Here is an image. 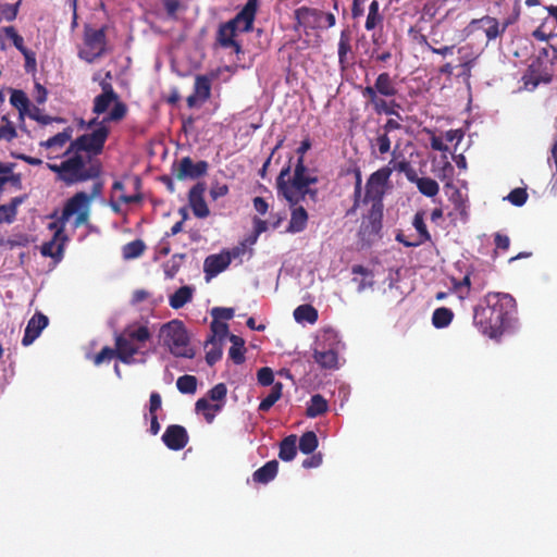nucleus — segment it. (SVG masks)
<instances>
[{
    "label": "nucleus",
    "instance_id": "1",
    "mask_svg": "<svg viewBox=\"0 0 557 557\" xmlns=\"http://www.w3.org/2000/svg\"><path fill=\"white\" fill-rule=\"evenodd\" d=\"M310 148V140H302L296 149L298 161H296L294 174L292 175V164L289 162L282 168L276 178L277 196L284 197L292 206L299 205L307 197L313 202L318 199V189L311 186L315 185L319 178L308 170L304 162V154Z\"/></svg>",
    "mask_w": 557,
    "mask_h": 557
},
{
    "label": "nucleus",
    "instance_id": "2",
    "mask_svg": "<svg viewBox=\"0 0 557 557\" xmlns=\"http://www.w3.org/2000/svg\"><path fill=\"white\" fill-rule=\"evenodd\" d=\"M517 314L515 297L504 293H488L482 305L473 310V324L483 334L496 338L509 329Z\"/></svg>",
    "mask_w": 557,
    "mask_h": 557
},
{
    "label": "nucleus",
    "instance_id": "3",
    "mask_svg": "<svg viewBox=\"0 0 557 557\" xmlns=\"http://www.w3.org/2000/svg\"><path fill=\"white\" fill-rule=\"evenodd\" d=\"M73 156L65 154L67 158L61 163H47V169L57 175L58 181L71 186L77 183L99 178L101 175V161L92 156H82L78 152H72Z\"/></svg>",
    "mask_w": 557,
    "mask_h": 557
},
{
    "label": "nucleus",
    "instance_id": "4",
    "mask_svg": "<svg viewBox=\"0 0 557 557\" xmlns=\"http://www.w3.org/2000/svg\"><path fill=\"white\" fill-rule=\"evenodd\" d=\"M152 334L147 325L131 324L114 337L119 348V360L131 364L136 361L135 356H146L147 343Z\"/></svg>",
    "mask_w": 557,
    "mask_h": 557
},
{
    "label": "nucleus",
    "instance_id": "5",
    "mask_svg": "<svg viewBox=\"0 0 557 557\" xmlns=\"http://www.w3.org/2000/svg\"><path fill=\"white\" fill-rule=\"evenodd\" d=\"M159 338L171 354L176 357L193 358L194 349L189 346L186 326L180 320L163 324L159 330Z\"/></svg>",
    "mask_w": 557,
    "mask_h": 557
},
{
    "label": "nucleus",
    "instance_id": "6",
    "mask_svg": "<svg viewBox=\"0 0 557 557\" xmlns=\"http://www.w3.org/2000/svg\"><path fill=\"white\" fill-rule=\"evenodd\" d=\"M103 189V184L97 182L92 186V193L88 196L85 191L75 193L70 200L65 203L61 216L58 219V222L62 224L63 230H65L66 222L70 218L76 214L74 219V226L79 227V225H85L89 219V202L91 197H97V195L101 194Z\"/></svg>",
    "mask_w": 557,
    "mask_h": 557
},
{
    "label": "nucleus",
    "instance_id": "7",
    "mask_svg": "<svg viewBox=\"0 0 557 557\" xmlns=\"http://www.w3.org/2000/svg\"><path fill=\"white\" fill-rule=\"evenodd\" d=\"M100 88H102V92L95 98L92 112L97 115H101L106 113L113 103L112 110L100 122L106 124L124 120L128 113L127 104L120 100L119 95L114 91L110 83H100Z\"/></svg>",
    "mask_w": 557,
    "mask_h": 557
},
{
    "label": "nucleus",
    "instance_id": "8",
    "mask_svg": "<svg viewBox=\"0 0 557 557\" xmlns=\"http://www.w3.org/2000/svg\"><path fill=\"white\" fill-rule=\"evenodd\" d=\"M295 29L318 30L335 26L336 18L332 12H323L315 8L299 7L295 10Z\"/></svg>",
    "mask_w": 557,
    "mask_h": 557
},
{
    "label": "nucleus",
    "instance_id": "9",
    "mask_svg": "<svg viewBox=\"0 0 557 557\" xmlns=\"http://www.w3.org/2000/svg\"><path fill=\"white\" fill-rule=\"evenodd\" d=\"M108 135L109 128L104 123L100 122L99 127L95 128L91 133L79 135L74 141H72L65 154L81 151H85L94 156L100 154L103 151V146Z\"/></svg>",
    "mask_w": 557,
    "mask_h": 557
},
{
    "label": "nucleus",
    "instance_id": "10",
    "mask_svg": "<svg viewBox=\"0 0 557 557\" xmlns=\"http://www.w3.org/2000/svg\"><path fill=\"white\" fill-rule=\"evenodd\" d=\"M397 94V84L388 72L379 73L372 86H366L361 89L362 97L367 99V106L382 102L386 100L385 98H393Z\"/></svg>",
    "mask_w": 557,
    "mask_h": 557
},
{
    "label": "nucleus",
    "instance_id": "11",
    "mask_svg": "<svg viewBox=\"0 0 557 557\" xmlns=\"http://www.w3.org/2000/svg\"><path fill=\"white\" fill-rule=\"evenodd\" d=\"M518 18H519V11L516 14H513L512 16L506 18L503 22L502 27L499 26V24L496 21V18L491 16V15H485V16L480 17V18H473V20H471L469 22V24H468V26L466 28V34H462L460 36V38L465 39L471 33H473L475 29H478L479 27L483 26L487 39L488 40H493V39L497 38L498 36H500L502 34H504L505 30L510 25H512L513 23L517 22Z\"/></svg>",
    "mask_w": 557,
    "mask_h": 557
},
{
    "label": "nucleus",
    "instance_id": "12",
    "mask_svg": "<svg viewBox=\"0 0 557 557\" xmlns=\"http://www.w3.org/2000/svg\"><path fill=\"white\" fill-rule=\"evenodd\" d=\"M553 78L552 61L544 62L541 58L534 60L522 76L524 89L532 91L540 84H549Z\"/></svg>",
    "mask_w": 557,
    "mask_h": 557
},
{
    "label": "nucleus",
    "instance_id": "13",
    "mask_svg": "<svg viewBox=\"0 0 557 557\" xmlns=\"http://www.w3.org/2000/svg\"><path fill=\"white\" fill-rule=\"evenodd\" d=\"M48 228L53 232L52 238L41 246V253L44 257L61 258L64 249V244L67 236L64 233L62 224L58 220L50 222Z\"/></svg>",
    "mask_w": 557,
    "mask_h": 557
},
{
    "label": "nucleus",
    "instance_id": "14",
    "mask_svg": "<svg viewBox=\"0 0 557 557\" xmlns=\"http://www.w3.org/2000/svg\"><path fill=\"white\" fill-rule=\"evenodd\" d=\"M424 211L420 210L417 211L412 219V226L417 231L418 235L414 239H409L408 236H406L403 233H398L396 235V240L405 245L406 247H417L424 243L432 242V236L430 232L428 231L425 221H424Z\"/></svg>",
    "mask_w": 557,
    "mask_h": 557
},
{
    "label": "nucleus",
    "instance_id": "15",
    "mask_svg": "<svg viewBox=\"0 0 557 557\" xmlns=\"http://www.w3.org/2000/svg\"><path fill=\"white\" fill-rule=\"evenodd\" d=\"M462 34H465V29L462 32H459L454 26V22L447 15L444 18L438 20L437 23L432 26L431 39L435 45H438L440 42L446 40H463L462 38H460Z\"/></svg>",
    "mask_w": 557,
    "mask_h": 557
},
{
    "label": "nucleus",
    "instance_id": "16",
    "mask_svg": "<svg viewBox=\"0 0 557 557\" xmlns=\"http://www.w3.org/2000/svg\"><path fill=\"white\" fill-rule=\"evenodd\" d=\"M209 170V162L206 160H199L196 163L193 162L190 157H184L181 159L175 176L177 180L183 181L186 178L196 180L205 176Z\"/></svg>",
    "mask_w": 557,
    "mask_h": 557
},
{
    "label": "nucleus",
    "instance_id": "17",
    "mask_svg": "<svg viewBox=\"0 0 557 557\" xmlns=\"http://www.w3.org/2000/svg\"><path fill=\"white\" fill-rule=\"evenodd\" d=\"M205 182H198L188 190V205L194 215L200 219L210 215V209L205 200Z\"/></svg>",
    "mask_w": 557,
    "mask_h": 557
},
{
    "label": "nucleus",
    "instance_id": "18",
    "mask_svg": "<svg viewBox=\"0 0 557 557\" xmlns=\"http://www.w3.org/2000/svg\"><path fill=\"white\" fill-rule=\"evenodd\" d=\"M163 444L172 450H181L188 443V434L182 424H170L161 436Z\"/></svg>",
    "mask_w": 557,
    "mask_h": 557
},
{
    "label": "nucleus",
    "instance_id": "19",
    "mask_svg": "<svg viewBox=\"0 0 557 557\" xmlns=\"http://www.w3.org/2000/svg\"><path fill=\"white\" fill-rule=\"evenodd\" d=\"M238 29L239 28L235 25V22L230 20L228 22L221 24L216 32V41L219 45L223 48H233L237 54L243 51L240 42L235 39Z\"/></svg>",
    "mask_w": 557,
    "mask_h": 557
},
{
    "label": "nucleus",
    "instance_id": "20",
    "mask_svg": "<svg viewBox=\"0 0 557 557\" xmlns=\"http://www.w3.org/2000/svg\"><path fill=\"white\" fill-rule=\"evenodd\" d=\"M48 325V318L37 311L34 317L27 322V325L22 337V345L27 347L32 345L36 338L41 334L45 327Z\"/></svg>",
    "mask_w": 557,
    "mask_h": 557
},
{
    "label": "nucleus",
    "instance_id": "21",
    "mask_svg": "<svg viewBox=\"0 0 557 557\" xmlns=\"http://www.w3.org/2000/svg\"><path fill=\"white\" fill-rule=\"evenodd\" d=\"M231 262L232 257L228 251L207 257L203 263V271L206 273L207 278L214 277L215 275L227 269Z\"/></svg>",
    "mask_w": 557,
    "mask_h": 557
},
{
    "label": "nucleus",
    "instance_id": "22",
    "mask_svg": "<svg viewBox=\"0 0 557 557\" xmlns=\"http://www.w3.org/2000/svg\"><path fill=\"white\" fill-rule=\"evenodd\" d=\"M258 1L257 0H248L246 4L243 7L240 12L236 14L235 17L231 18L235 22V25L239 28V24L243 26L239 30L243 33H248L252 29L253 21L257 12Z\"/></svg>",
    "mask_w": 557,
    "mask_h": 557
},
{
    "label": "nucleus",
    "instance_id": "23",
    "mask_svg": "<svg viewBox=\"0 0 557 557\" xmlns=\"http://www.w3.org/2000/svg\"><path fill=\"white\" fill-rule=\"evenodd\" d=\"M313 359L324 369H334L337 367L338 352L332 346L325 348V345L319 342L313 351Z\"/></svg>",
    "mask_w": 557,
    "mask_h": 557
},
{
    "label": "nucleus",
    "instance_id": "24",
    "mask_svg": "<svg viewBox=\"0 0 557 557\" xmlns=\"http://www.w3.org/2000/svg\"><path fill=\"white\" fill-rule=\"evenodd\" d=\"M383 205H372L362 230L368 236L379 235L382 231Z\"/></svg>",
    "mask_w": 557,
    "mask_h": 557
},
{
    "label": "nucleus",
    "instance_id": "25",
    "mask_svg": "<svg viewBox=\"0 0 557 557\" xmlns=\"http://www.w3.org/2000/svg\"><path fill=\"white\" fill-rule=\"evenodd\" d=\"M10 102L17 109L20 128L25 131L24 119L30 110V101L23 90L12 89Z\"/></svg>",
    "mask_w": 557,
    "mask_h": 557
},
{
    "label": "nucleus",
    "instance_id": "26",
    "mask_svg": "<svg viewBox=\"0 0 557 557\" xmlns=\"http://www.w3.org/2000/svg\"><path fill=\"white\" fill-rule=\"evenodd\" d=\"M28 199L27 194L16 196L8 205L0 206V223H11L16 219L18 206L24 203Z\"/></svg>",
    "mask_w": 557,
    "mask_h": 557
},
{
    "label": "nucleus",
    "instance_id": "27",
    "mask_svg": "<svg viewBox=\"0 0 557 557\" xmlns=\"http://www.w3.org/2000/svg\"><path fill=\"white\" fill-rule=\"evenodd\" d=\"M294 207L295 208L292 210V216L288 223L287 232L297 234L307 227L308 213L300 206L297 207V205H295Z\"/></svg>",
    "mask_w": 557,
    "mask_h": 557
},
{
    "label": "nucleus",
    "instance_id": "28",
    "mask_svg": "<svg viewBox=\"0 0 557 557\" xmlns=\"http://www.w3.org/2000/svg\"><path fill=\"white\" fill-rule=\"evenodd\" d=\"M383 20H384V16L380 12V2L377 0H372L369 5L368 15H367L366 23H364V28L368 32L374 30L379 27L382 28Z\"/></svg>",
    "mask_w": 557,
    "mask_h": 557
},
{
    "label": "nucleus",
    "instance_id": "29",
    "mask_svg": "<svg viewBox=\"0 0 557 557\" xmlns=\"http://www.w3.org/2000/svg\"><path fill=\"white\" fill-rule=\"evenodd\" d=\"M277 470L278 462L276 460L268 461L263 467L252 473V479L258 483H269L276 476Z\"/></svg>",
    "mask_w": 557,
    "mask_h": 557
},
{
    "label": "nucleus",
    "instance_id": "30",
    "mask_svg": "<svg viewBox=\"0 0 557 557\" xmlns=\"http://www.w3.org/2000/svg\"><path fill=\"white\" fill-rule=\"evenodd\" d=\"M297 455V436L289 435L280 443L278 458L282 461L289 462Z\"/></svg>",
    "mask_w": 557,
    "mask_h": 557
},
{
    "label": "nucleus",
    "instance_id": "31",
    "mask_svg": "<svg viewBox=\"0 0 557 557\" xmlns=\"http://www.w3.org/2000/svg\"><path fill=\"white\" fill-rule=\"evenodd\" d=\"M85 45L91 49H97V57L101 55L103 51V45L106 41V35L103 28L100 29H87L84 38Z\"/></svg>",
    "mask_w": 557,
    "mask_h": 557
},
{
    "label": "nucleus",
    "instance_id": "32",
    "mask_svg": "<svg viewBox=\"0 0 557 557\" xmlns=\"http://www.w3.org/2000/svg\"><path fill=\"white\" fill-rule=\"evenodd\" d=\"M72 136L73 128L69 126L52 137H49L46 141L40 143V146L46 149L62 148L71 141Z\"/></svg>",
    "mask_w": 557,
    "mask_h": 557
},
{
    "label": "nucleus",
    "instance_id": "33",
    "mask_svg": "<svg viewBox=\"0 0 557 557\" xmlns=\"http://www.w3.org/2000/svg\"><path fill=\"white\" fill-rule=\"evenodd\" d=\"M3 32L5 33V35L9 38L12 39L16 49L22 52V54L24 55V58L26 60V64H29V62L35 63L34 53L26 49V47L24 46L23 37L18 35L16 29L12 26H9V27H4Z\"/></svg>",
    "mask_w": 557,
    "mask_h": 557
},
{
    "label": "nucleus",
    "instance_id": "34",
    "mask_svg": "<svg viewBox=\"0 0 557 557\" xmlns=\"http://www.w3.org/2000/svg\"><path fill=\"white\" fill-rule=\"evenodd\" d=\"M294 317L296 322H308L313 324L319 319L318 309L310 304L299 305L295 311Z\"/></svg>",
    "mask_w": 557,
    "mask_h": 557
},
{
    "label": "nucleus",
    "instance_id": "35",
    "mask_svg": "<svg viewBox=\"0 0 557 557\" xmlns=\"http://www.w3.org/2000/svg\"><path fill=\"white\" fill-rule=\"evenodd\" d=\"M327 411V403L322 394H314L310 398V403L306 409V416L315 418Z\"/></svg>",
    "mask_w": 557,
    "mask_h": 557
},
{
    "label": "nucleus",
    "instance_id": "36",
    "mask_svg": "<svg viewBox=\"0 0 557 557\" xmlns=\"http://www.w3.org/2000/svg\"><path fill=\"white\" fill-rule=\"evenodd\" d=\"M211 78L208 75H197L194 84V92L206 102L211 97Z\"/></svg>",
    "mask_w": 557,
    "mask_h": 557
},
{
    "label": "nucleus",
    "instance_id": "37",
    "mask_svg": "<svg viewBox=\"0 0 557 557\" xmlns=\"http://www.w3.org/2000/svg\"><path fill=\"white\" fill-rule=\"evenodd\" d=\"M194 288L190 286H183L178 288L169 298V304L174 309H180L189 302L193 298Z\"/></svg>",
    "mask_w": 557,
    "mask_h": 557
},
{
    "label": "nucleus",
    "instance_id": "38",
    "mask_svg": "<svg viewBox=\"0 0 557 557\" xmlns=\"http://www.w3.org/2000/svg\"><path fill=\"white\" fill-rule=\"evenodd\" d=\"M205 348L207 349L206 361L208 364L213 366L222 357V343L214 337H208Z\"/></svg>",
    "mask_w": 557,
    "mask_h": 557
},
{
    "label": "nucleus",
    "instance_id": "39",
    "mask_svg": "<svg viewBox=\"0 0 557 557\" xmlns=\"http://www.w3.org/2000/svg\"><path fill=\"white\" fill-rule=\"evenodd\" d=\"M221 409V405H211L209 398H198L195 404V410L198 413H202L209 423L214 421L215 412L220 411Z\"/></svg>",
    "mask_w": 557,
    "mask_h": 557
},
{
    "label": "nucleus",
    "instance_id": "40",
    "mask_svg": "<svg viewBox=\"0 0 557 557\" xmlns=\"http://www.w3.org/2000/svg\"><path fill=\"white\" fill-rule=\"evenodd\" d=\"M388 165H391L393 172L396 171L404 173L409 182L413 183V181L417 180V172L410 164V161H407L406 158H403L401 160L393 158L388 161Z\"/></svg>",
    "mask_w": 557,
    "mask_h": 557
},
{
    "label": "nucleus",
    "instance_id": "41",
    "mask_svg": "<svg viewBox=\"0 0 557 557\" xmlns=\"http://www.w3.org/2000/svg\"><path fill=\"white\" fill-rule=\"evenodd\" d=\"M282 391H283V384L281 382H275L272 385L268 397L264 398L260 403L259 408H258L259 411H261V412L269 411L273 407V405L281 399Z\"/></svg>",
    "mask_w": 557,
    "mask_h": 557
},
{
    "label": "nucleus",
    "instance_id": "42",
    "mask_svg": "<svg viewBox=\"0 0 557 557\" xmlns=\"http://www.w3.org/2000/svg\"><path fill=\"white\" fill-rule=\"evenodd\" d=\"M384 193V188L373 183L371 184V182L367 181L363 202H371L372 205H383L382 200Z\"/></svg>",
    "mask_w": 557,
    "mask_h": 557
},
{
    "label": "nucleus",
    "instance_id": "43",
    "mask_svg": "<svg viewBox=\"0 0 557 557\" xmlns=\"http://www.w3.org/2000/svg\"><path fill=\"white\" fill-rule=\"evenodd\" d=\"M454 319V313L451 309L447 307H438L435 308L432 317L433 325L437 329H443L448 326Z\"/></svg>",
    "mask_w": 557,
    "mask_h": 557
},
{
    "label": "nucleus",
    "instance_id": "44",
    "mask_svg": "<svg viewBox=\"0 0 557 557\" xmlns=\"http://www.w3.org/2000/svg\"><path fill=\"white\" fill-rule=\"evenodd\" d=\"M230 339L233 346L230 348L228 356L235 363L240 364L245 361L244 339L235 334H232Z\"/></svg>",
    "mask_w": 557,
    "mask_h": 557
},
{
    "label": "nucleus",
    "instance_id": "45",
    "mask_svg": "<svg viewBox=\"0 0 557 557\" xmlns=\"http://www.w3.org/2000/svg\"><path fill=\"white\" fill-rule=\"evenodd\" d=\"M413 183L417 185L419 191L425 197H435L438 193V184L431 177L417 176V180H414Z\"/></svg>",
    "mask_w": 557,
    "mask_h": 557
},
{
    "label": "nucleus",
    "instance_id": "46",
    "mask_svg": "<svg viewBox=\"0 0 557 557\" xmlns=\"http://www.w3.org/2000/svg\"><path fill=\"white\" fill-rule=\"evenodd\" d=\"M400 107L395 100H384L379 103L371 104V108L377 115L386 114L394 115L397 119L401 120V115L398 113L397 109Z\"/></svg>",
    "mask_w": 557,
    "mask_h": 557
},
{
    "label": "nucleus",
    "instance_id": "47",
    "mask_svg": "<svg viewBox=\"0 0 557 557\" xmlns=\"http://www.w3.org/2000/svg\"><path fill=\"white\" fill-rule=\"evenodd\" d=\"M146 245L141 239H135L123 246V258L125 260H132L139 258L145 251Z\"/></svg>",
    "mask_w": 557,
    "mask_h": 557
},
{
    "label": "nucleus",
    "instance_id": "48",
    "mask_svg": "<svg viewBox=\"0 0 557 557\" xmlns=\"http://www.w3.org/2000/svg\"><path fill=\"white\" fill-rule=\"evenodd\" d=\"M351 51V44H350V34L348 30H343L339 36L338 41V62L342 65H345L348 63L347 55Z\"/></svg>",
    "mask_w": 557,
    "mask_h": 557
},
{
    "label": "nucleus",
    "instance_id": "49",
    "mask_svg": "<svg viewBox=\"0 0 557 557\" xmlns=\"http://www.w3.org/2000/svg\"><path fill=\"white\" fill-rule=\"evenodd\" d=\"M319 445L318 436L314 432L304 433L298 441V448L304 454H311Z\"/></svg>",
    "mask_w": 557,
    "mask_h": 557
},
{
    "label": "nucleus",
    "instance_id": "50",
    "mask_svg": "<svg viewBox=\"0 0 557 557\" xmlns=\"http://www.w3.org/2000/svg\"><path fill=\"white\" fill-rule=\"evenodd\" d=\"M459 64H476L480 57L476 50L469 44L463 45L457 50Z\"/></svg>",
    "mask_w": 557,
    "mask_h": 557
},
{
    "label": "nucleus",
    "instance_id": "51",
    "mask_svg": "<svg viewBox=\"0 0 557 557\" xmlns=\"http://www.w3.org/2000/svg\"><path fill=\"white\" fill-rule=\"evenodd\" d=\"M392 173L393 169H391V165H388L387 163L386 165H383L381 169H379L376 172L372 173L368 181L371 182V184L373 183L385 189Z\"/></svg>",
    "mask_w": 557,
    "mask_h": 557
},
{
    "label": "nucleus",
    "instance_id": "52",
    "mask_svg": "<svg viewBox=\"0 0 557 557\" xmlns=\"http://www.w3.org/2000/svg\"><path fill=\"white\" fill-rule=\"evenodd\" d=\"M176 386L181 393L193 394L197 389V379L194 375L180 376Z\"/></svg>",
    "mask_w": 557,
    "mask_h": 557
},
{
    "label": "nucleus",
    "instance_id": "53",
    "mask_svg": "<svg viewBox=\"0 0 557 557\" xmlns=\"http://www.w3.org/2000/svg\"><path fill=\"white\" fill-rule=\"evenodd\" d=\"M26 116H28L29 119H32L42 125H47L52 122H63V119H61V117H52V116L44 115L41 113V109L37 106H32V108Z\"/></svg>",
    "mask_w": 557,
    "mask_h": 557
},
{
    "label": "nucleus",
    "instance_id": "54",
    "mask_svg": "<svg viewBox=\"0 0 557 557\" xmlns=\"http://www.w3.org/2000/svg\"><path fill=\"white\" fill-rule=\"evenodd\" d=\"M186 255H174L171 260L164 267V273L168 277H174L175 274L182 267L183 261L185 260Z\"/></svg>",
    "mask_w": 557,
    "mask_h": 557
},
{
    "label": "nucleus",
    "instance_id": "55",
    "mask_svg": "<svg viewBox=\"0 0 557 557\" xmlns=\"http://www.w3.org/2000/svg\"><path fill=\"white\" fill-rule=\"evenodd\" d=\"M371 148H377L381 154H385L391 150V139L386 133H379L375 139L371 140Z\"/></svg>",
    "mask_w": 557,
    "mask_h": 557
},
{
    "label": "nucleus",
    "instance_id": "56",
    "mask_svg": "<svg viewBox=\"0 0 557 557\" xmlns=\"http://www.w3.org/2000/svg\"><path fill=\"white\" fill-rule=\"evenodd\" d=\"M507 200L516 206L521 207L523 206L528 200V193L524 188L517 187L513 188L507 196Z\"/></svg>",
    "mask_w": 557,
    "mask_h": 557
},
{
    "label": "nucleus",
    "instance_id": "57",
    "mask_svg": "<svg viewBox=\"0 0 557 557\" xmlns=\"http://www.w3.org/2000/svg\"><path fill=\"white\" fill-rule=\"evenodd\" d=\"M113 358H117L119 359V348L115 346V348H110V347H103L101 349L100 352H98L95 358H94V362L95 364L99 366L101 364L103 361H109Z\"/></svg>",
    "mask_w": 557,
    "mask_h": 557
},
{
    "label": "nucleus",
    "instance_id": "58",
    "mask_svg": "<svg viewBox=\"0 0 557 557\" xmlns=\"http://www.w3.org/2000/svg\"><path fill=\"white\" fill-rule=\"evenodd\" d=\"M18 5L20 1H17L15 4H4L0 7V23L2 22V20H15L18 15Z\"/></svg>",
    "mask_w": 557,
    "mask_h": 557
},
{
    "label": "nucleus",
    "instance_id": "59",
    "mask_svg": "<svg viewBox=\"0 0 557 557\" xmlns=\"http://www.w3.org/2000/svg\"><path fill=\"white\" fill-rule=\"evenodd\" d=\"M228 334V326L224 322L214 321L211 323V334L209 337L220 339L222 343L223 338Z\"/></svg>",
    "mask_w": 557,
    "mask_h": 557
},
{
    "label": "nucleus",
    "instance_id": "60",
    "mask_svg": "<svg viewBox=\"0 0 557 557\" xmlns=\"http://www.w3.org/2000/svg\"><path fill=\"white\" fill-rule=\"evenodd\" d=\"M235 311L231 307H214L211 311V317L214 321L223 320L228 321L234 318Z\"/></svg>",
    "mask_w": 557,
    "mask_h": 557
},
{
    "label": "nucleus",
    "instance_id": "61",
    "mask_svg": "<svg viewBox=\"0 0 557 557\" xmlns=\"http://www.w3.org/2000/svg\"><path fill=\"white\" fill-rule=\"evenodd\" d=\"M227 394V388L224 383L215 384L209 392L208 396L211 401H223L225 399V396Z\"/></svg>",
    "mask_w": 557,
    "mask_h": 557
},
{
    "label": "nucleus",
    "instance_id": "62",
    "mask_svg": "<svg viewBox=\"0 0 557 557\" xmlns=\"http://www.w3.org/2000/svg\"><path fill=\"white\" fill-rule=\"evenodd\" d=\"M257 379L262 386L274 384V375L270 367H262L258 370Z\"/></svg>",
    "mask_w": 557,
    "mask_h": 557
},
{
    "label": "nucleus",
    "instance_id": "63",
    "mask_svg": "<svg viewBox=\"0 0 557 557\" xmlns=\"http://www.w3.org/2000/svg\"><path fill=\"white\" fill-rule=\"evenodd\" d=\"M15 138H17V129L14 124L0 125V141L5 140L11 143Z\"/></svg>",
    "mask_w": 557,
    "mask_h": 557
},
{
    "label": "nucleus",
    "instance_id": "64",
    "mask_svg": "<svg viewBox=\"0 0 557 557\" xmlns=\"http://www.w3.org/2000/svg\"><path fill=\"white\" fill-rule=\"evenodd\" d=\"M228 186L224 183L214 182L211 184L210 197L213 201L220 199V197H225L228 194Z\"/></svg>",
    "mask_w": 557,
    "mask_h": 557
}]
</instances>
